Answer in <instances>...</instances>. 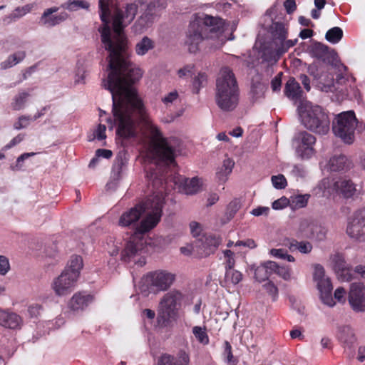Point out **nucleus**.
Masks as SVG:
<instances>
[{"mask_svg":"<svg viewBox=\"0 0 365 365\" xmlns=\"http://www.w3.org/2000/svg\"><path fill=\"white\" fill-rule=\"evenodd\" d=\"M284 6L288 14H292L297 9L295 0H286Z\"/></svg>","mask_w":365,"mask_h":365,"instance_id":"nucleus-62","label":"nucleus"},{"mask_svg":"<svg viewBox=\"0 0 365 365\" xmlns=\"http://www.w3.org/2000/svg\"><path fill=\"white\" fill-rule=\"evenodd\" d=\"M297 143L296 154L302 160L310 159L316 153L314 145L317 139L314 135L307 131L299 132L295 136Z\"/></svg>","mask_w":365,"mask_h":365,"instance_id":"nucleus-8","label":"nucleus"},{"mask_svg":"<svg viewBox=\"0 0 365 365\" xmlns=\"http://www.w3.org/2000/svg\"><path fill=\"white\" fill-rule=\"evenodd\" d=\"M242 279V274L235 269H227L225 272V280L233 284H237Z\"/></svg>","mask_w":365,"mask_h":365,"instance_id":"nucleus-38","label":"nucleus"},{"mask_svg":"<svg viewBox=\"0 0 365 365\" xmlns=\"http://www.w3.org/2000/svg\"><path fill=\"white\" fill-rule=\"evenodd\" d=\"M284 245L287 247L291 252L299 250L301 253L308 254L312 250V245L309 242H298L295 239H285Z\"/></svg>","mask_w":365,"mask_h":365,"instance_id":"nucleus-25","label":"nucleus"},{"mask_svg":"<svg viewBox=\"0 0 365 365\" xmlns=\"http://www.w3.org/2000/svg\"><path fill=\"white\" fill-rule=\"evenodd\" d=\"M194 66L186 65L183 68H180L178 71V75L180 78H185L191 76L193 73Z\"/></svg>","mask_w":365,"mask_h":365,"instance_id":"nucleus-56","label":"nucleus"},{"mask_svg":"<svg viewBox=\"0 0 365 365\" xmlns=\"http://www.w3.org/2000/svg\"><path fill=\"white\" fill-rule=\"evenodd\" d=\"M83 259L81 256L73 255L71 257L68 265L63 272H66L69 274H76V278L78 279L80 275V271L83 267Z\"/></svg>","mask_w":365,"mask_h":365,"instance_id":"nucleus-29","label":"nucleus"},{"mask_svg":"<svg viewBox=\"0 0 365 365\" xmlns=\"http://www.w3.org/2000/svg\"><path fill=\"white\" fill-rule=\"evenodd\" d=\"M311 52L312 55L318 59H321L323 61L328 60L329 57H333L334 52L330 51L327 46H325L321 43H315L311 47Z\"/></svg>","mask_w":365,"mask_h":365,"instance_id":"nucleus-27","label":"nucleus"},{"mask_svg":"<svg viewBox=\"0 0 365 365\" xmlns=\"http://www.w3.org/2000/svg\"><path fill=\"white\" fill-rule=\"evenodd\" d=\"M143 244L141 241L130 240L121 252V259L125 262H133L139 267L146 264L145 258L141 256Z\"/></svg>","mask_w":365,"mask_h":365,"instance_id":"nucleus-9","label":"nucleus"},{"mask_svg":"<svg viewBox=\"0 0 365 365\" xmlns=\"http://www.w3.org/2000/svg\"><path fill=\"white\" fill-rule=\"evenodd\" d=\"M21 317L8 309H0V325L11 329H19L22 324Z\"/></svg>","mask_w":365,"mask_h":365,"instance_id":"nucleus-21","label":"nucleus"},{"mask_svg":"<svg viewBox=\"0 0 365 365\" xmlns=\"http://www.w3.org/2000/svg\"><path fill=\"white\" fill-rule=\"evenodd\" d=\"M182 299L181 292L177 290L170 291L163 296L157 317V322L160 327H168L172 319L178 317Z\"/></svg>","mask_w":365,"mask_h":365,"instance_id":"nucleus-5","label":"nucleus"},{"mask_svg":"<svg viewBox=\"0 0 365 365\" xmlns=\"http://www.w3.org/2000/svg\"><path fill=\"white\" fill-rule=\"evenodd\" d=\"M263 288L271 297H272L274 301L277 299L278 297V288L272 281H269L264 284L263 285Z\"/></svg>","mask_w":365,"mask_h":365,"instance_id":"nucleus-46","label":"nucleus"},{"mask_svg":"<svg viewBox=\"0 0 365 365\" xmlns=\"http://www.w3.org/2000/svg\"><path fill=\"white\" fill-rule=\"evenodd\" d=\"M225 258V269H233L235 264V260L234 258L235 254L230 250H226L223 252Z\"/></svg>","mask_w":365,"mask_h":365,"instance_id":"nucleus-44","label":"nucleus"},{"mask_svg":"<svg viewBox=\"0 0 365 365\" xmlns=\"http://www.w3.org/2000/svg\"><path fill=\"white\" fill-rule=\"evenodd\" d=\"M269 276L267 274V271L264 264L259 266L255 270V278L258 282H262L267 279Z\"/></svg>","mask_w":365,"mask_h":365,"instance_id":"nucleus-45","label":"nucleus"},{"mask_svg":"<svg viewBox=\"0 0 365 365\" xmlns=\"http://www.w3.org/2000/svg\"><path fill=\"white\" fill-rule=\"evenodd\" d=\"M324 278L326 277L324 267L320 264H317L314 267V280L316 282H318V281H320Z\"/></svg>","mask_w":365,"mask_h":365,"instance_id":"nucleus-54","label":"nucleus"},{"mask_svg":"<svg viewBox=\"0 0 365 365\" xmlns=\"http://www.w3.org/2000/svg\"><path fill=\"white\" fill-rule=\"evenodd\" d=\"M138 81H103L113 99V116L106 121L110 129L116 127V135L128 140L138 135V122L133 118L136 114L143 121L145 132L150 139L153 155L158 160L146 165L145 171L148 182V196L144 201L145 212L150 213L135 228V233L145 234L153 229L160 222L165 203V184L169 166L175 165V150L169 140L163 136L159 128L147 118L142 100L133 85Z\"/></svg>","mask_w":365,"mask_h":365,"instance_id":"nucleus-1","label":"nucleus"},{"mask_svg":"<svg viewBox=\"0 0 365 365\" xmlns=\"http://www.w3.org/2000/svg\"><path fill=\"white\" fill-rule=\"evenodd\" d=\"M112 156L113 152L110 150L99 148L96 151V157L97 158L101 157L106 159H110Z\"/></svg>","mask_w":365,"mask_h":365,"instance_id":"nucleus-61","label":"nucleus"},{"mask_svg":"<svg viewBox=\"0 0 365 365\" xmlns=\"http://www.w3.org/2000/svg\"><path fill=\"white\" fill-rule=\"evenodd\" d=\"M221 240L215 235H208L205 237L204 247L209 250V252H213L220 245Z\"/></svg>","mask_w":365,"mask_h":365,"instance_id":"nucleus-39","label":"nucleus"},{"mask_svg":"<svg viewBox=\"0 0 365 365\" xmlns=\"http://www.w3.org/2000/svg\"><path fill=\"white\" fill-rule=\"evenodd\" d=\"M36 6V4H28L26 5H24V6H18L16 7L12 14L7 18L11 19H19L26 14L31 12V11L33 9V8Z\"/></svg>","mask_w":365,"mask_h":365,"instance_id":"nucleus-36","label":"nucleus"},{"mask_svg":"<svg viewBox=\"0 0 365 365\" xmlns=\"http://www.w3.org/2000/svg\"><path fill=\"white\" fill-rule=\"evenodd\" d=\"M300 234L298 237L316 239L322 240L325 237V231L321 226H318L314 223H309L304 220L300 222L299 230Z\"/></svg>","mask_w":365,"mask_h":365,"instance_id":"nucleus-17","label":"nucleus"},{"mask_svg":"<svg viewBox=\"0 0 365 365\" xmlns=\"http://www.w3.org/2000/svg\"><path fill=\"white\" fill-rule=\"evenodd\" d=\"M343 37V31L340 27L336 26L329 29L325 35L327 41L331 43H337Z\"/></svg>","mask_w":365,"mask_h":365,"instance_id":"nucleus-34","label":"nucleus"},{"mask_svg":"<svg viewBox=\"0 0 365 365\" xmlns=\"http://www.w3.org/2000/svg\"><path fill=\"white\" fill-rule=\"evenodd\" d=\"M289 203L286 197H282L272 202V207L274 210H281L286 207Z\"/></svg>","mask_w":365,"mask_h":365,"instance_id":"nucleus-53","label":"nucleus"},{"mask_svg":"<svg viewBox=\"0 0 365 365\" xmlns=\"http://www.w3.org/2000/svg\"><path fill=\"white\" fill-rule=\"evenodd\" d=\"M10 269L9 259L3 255H0V274L5 275Z\"/></svg>","mask_w":365,"mask_h":365,"instance_id":"nucleus-51","label":"nucleus"},{"mask_svg":"<svg viewBox=\"0 0 365 365\" xmlns=\"http://www.w3.org/2000/svg\"><path fill=\"white\" fill-rule=\"evenodd\" d=\"M309 197V194L298 195L292 199V204L297 208L304 207L307 206Z\"/></svg>","mask_w":365,"mask_h":365,"instance_id":"nucleus-41","label":"nucleus"},{"mask_svg":"<svg viewBox=\"0 0 365 365\" xmlns=\"http://www.w3.org/2000/svg\"><path fill=\"white\" fill-rule=\"evenodd\" d=\"M284 92L285 96L289 99L297 101L302 96V90L295 78L291 77L285 84Z\"/></svg>","mask_w":365,"mask_h":365,"instance_id":"nucleus-24","label":"nucleus"},{"mask_svg":"<svg viewBox=\"0 0 365 365\" xmlns=\"http://www.w3.org/2000/svg\"><path fill=\"white\" fill-rule=\"evenodd\" d=\"M357 119L353 110L341 113L333 122L332 130L344 143L351 144L354 140Z\"/></svg>","mask_w":365,"mask_h":365,"instance_id":"nucleus-6","label":"nucleus"},{"mask_svg":"<svg viewBox=\"0 0 365 365\" xmlns=\"http://www.w3.org/2000/svg\"><path fill=\"white\" fill-rule=\"evenodd\" d=\"M345 294L346 291L343 287H338L334 292V298L339 302H345Z\"/></svg>","mask_w":365,"mask_h":365,"instance_id":"nucleus-64","label":"nucleus"},{"mask_svg":"<svg viewBox=\"0 0 365 365\" xmlns=\"http://www.w3.org/2000/svg\"><path fill=\"white\" fill-rule=\"evenodd\" d=\"M332 190L337 195L345 198L351 197L356 191L355 185L351 180L339 178L332 185Z\"/></svg>","mask_w":365,"mask_h":365,"instance_id":"nucleus-22","label":"nucleus"},{"mask_svg":"<svg viewBox=\"0 0 365 365\" xmlns=\"http://www.w3.org/2000/svg\"><path fill=\"white\" fill-rule=\"evenodd\" d=\"M25 57V51H18L14 54H11L7 58L6 61L1 63V68L4 70L11 68L23 61Z\"/></svg>","mask_w":365,"mask_h":365,"instance_id":"nucleus-32","label":"nucleus"},{"mask_svg":"<svg viewBox=\"0 0 365 365\" xmlns=\"http://www.w3.org/2000/svg\"><path fill=\"white\" fill-rule=\"evenodd\" d=\"M93 297L83 292H77L73 294L68 302V307L73 311L84 309L91 302Z\"/></svg>","mask_w":365,"mask_h":365,"instance_id":"nucleus-23","label":"nucleus"},{"mask_svg":"<svg viewBox=\"0 0 365 365\" xmlns=\"http://www.w3.org/2000/svg\"><path fill=\"white\" fill-rule=\"evenodd\" d=\"M31 120L30 116L21 115L19 118L18 120L14 123V128L16 130H20L26 128Z\"/></svg>","mask_w":365,"mask_h":365,"instance_id":"nucleus-47","label":"nucleus"},{"mask_svg":"<svg viewBox=\"0 0 365 365\" xmlns=\"http://www.w3.org/2000/svg\"><path fill=\"white\" fill-rule=\"evenodd\" d=\"M222 19L205 15L202 19H197L190 22L187 34L186 44L190 53H196L199 44L205 38L217 36L223 32Z\"/></svg>","mask_w":365,"mask_h":365,"instance_id":"nucleus-2","label":"nucleus"},{"mask_svg":"<svg viewBox=\"0 0 365 365\" xmlns=\"http://www.w3.org/2000/svg\"><path fill=\"white\" fill-rule=\"evenodd\" d=\"M235 163L232 160L227 158L223 161V165L216 173L217 178L220 182H225L227 176L232 173Z\"/></svg>","mask_w":365,"mask_h":365,"instance_id":"nucleus-31","label":"nucleus"},{"mask_svg":"<svg viewBox=\"0 0 365 365\" xmlns=\"http://www.w3.org/2000/svg\"><path fill=\"white\" fill-rule=\"evenodd\" d=\"M207 81V76L204 73H199L192 82L193 93H198L200 88Z\"/></svg>","mask_w":365,"mask_h":365,"instance_id":"nucleus-40","label":"nucleus"},{"mask_svg":"<svg viewBox=\"0 0 365 365\" xmlns=\"http://www.w3.org/2000/svg\"><path fill=\"white\" fill-rule=\"evenodd\" d=\"M29 93L24 91L19 92L13 98L11 102V108L14 110H19L24 108Z\"/></svg>","mask_w":365,"mask_h":365,"instance_id":"nucleus-33","label":"nucleus"},{"mask_svg":"<svg viewBox=\"0 0 365 365\" xmlns=\"http://www.w3.org/2000/svg\"><path fill=\"white\" fill-rule=\"evenodd\" d=\"M308 72L311 76L319 82H333L334 78L331 74L327 75L324 78L322 73H319V68L316 66L311 65L308 68Z\"/></svg>","mask_w":365,"mask_h":365,"instance_id":"nucleus-37","label":"nucleus"},{"mask_svg":"<svg viewBox=\"0 0 365 365\" xmlns=\"http://www.w3.org/2000/svg\"><path fill=\"white\" fill-rule=\"evenodd\" d=\"M179 97L178 93L177 91H173L170 92L163 98H162V102L168 106L170 103H173L175 101H176Z\"/></svg>","mask_w":365,"mask_h":365,"instance_id":"nucleus-55","label":"nucleus"},{"mask_svg":"<svg viewBox=\"0 0 365 365\" xmlns=\"http://www.w3.org/2000/svg\"><path fill=\"white\" fill-rule=\"evenodd\" d=\"M106 125L103 124H99L94 133L95 137L100 140H104L106 138Z\"/></svg>","mask_w":365,"mask_h":365,"instance_id":"nucleus-59","label":"nucleus"},{"mask_svg":"<svg viewBox=\"0 0 365 365\" xmlns=\"http://www.w3.org/2000/svg\"><path fill=\"white\" fill-rule=\"evenodd\" d=\"M192 334L195 336L197 341L203 345H207L210 342L209 336L206 332V327L203 328L195 326L192 328Z\"/></svg>","mask_w":365,"mask_h":365,"instance_id":"nucleus-35","label":"nucleus"},{"mask_svg":"<svg viewBox=\"0 0 365 365\" xmlns=\"http://www.w3.org/2000/svg\"><path fill=\"white\" fill-rule=\"evenodd\" d=\"M328 167L331 172L344 170L348 168V160L344 155H334L330 158Z\"/></svg>","mask_w":365,"mask_h":365,"instance_id":"nucleus-28","label":"nucleus"},{"mask_svg":"<svg viewBox=\"0 0 365 365\" xmlns=\"http://www.w3.org/2000/svg\"><path fill=\"white\" fill-rule=\"evenodd\" d=\"M240 207V203L237 200L231 201L229 203L226 210V215L227 216L228 220H231L232 218L234 217L235 215L237 213Z\"/></svg>","mask_w":365,"mask_h":365,"instance_id":"nucleus-42","label":"nucleus"},{"mask_svg":"<svg viewBox=\"0 0 365 365\" xmlns=\"http://www.w3.org/2000/svg\"><path fill=\"white\" fill-rule=\"evenodd\" d=\"M189 364L190 356L183 350H180L176 356L163 354L158 361V365H189Z\"/></svg>","mask_w":365,"mask_h":365,"instance_id":"nucleus-20","label":"nucleus"},{"mask_svg":"<svg viewBox=\"0 0 365 365\" xmlns=\"http://www.w3.org/2000/svg\"><path fill=\"white\" fill-rule=\"evenodd\" d=\"M321 299L325 304L329 307H333L335 304V302L332 297L331 291H325L324 292H321Z\"/></svg>","mask_w":365,"mask_h":365,"instance_id":"nucleus-50","label":"nucleus"},{"mask_svg":"<svg viewBox=\"0 0 365 365\" xmlns=\"http://www.w3.org/2000/svg\"><path fill=\"white\" fill-rule=\"evenodd\" d=\"M173 182L175 185H179V187L187 195H193L197 193L200 188V179L194 177L191 179L182 176H177L173 178Z\"/></svg>","mask_w":365,"mask_h":365,"instance_id":"nucleus-18","label":"nucleus"},{"mask_svg":"<svg viewBox=\"0 0 365 365\" xmlns=\"http://www.w3.org/2000/svg\"><path fill=\"white\" fill-rule=\"evenodd\" d=\"M273 186L277 189H284L287 185V180L283 175H278L272 177Z\"/></svg>","mask_w":365,"mask_h":365,"instance_id":"nucleus-43","label":"nucleus"},{"mask_svg":"<svg viewBox=\"0 0 365 365\" xmlns=\"http://www.w3.org/2000/svg\"><path fill=\"white\" fill-rule=\"evenodd\" d=\"M331 261L334 271L341 280L349 282L352 279L351 267L346 264L343 255L336 253L331 257Z\"/></svg>","mask_w":365,"mask_h":365,"instance_id":"nucleus-16","label":"nucleus"},{"mask_svg":"<svg viewBox=\"0 0 365 365\" xmlns=\"http://www.w3.org/2000/svg\"><path fill=\"white\" fill-rule=\"evenodd\" d=\"M77 279L76 274H69L66 272H63L54 279L52 287L56 295L64 296L72 291Z\"/></svg>","mask_w":365,"mask_h":365,"instance_id":"nucleus-10","label":"nucleus"},{"mask_svg":"<svg viewBox=\"0 0 365 365\" xmlns=\"http://www.w3.org/2000/svg\"><path fill=\"white\" fill-rule=\"evenodd\" d=\"M240 91L237 80L229 67H223L216 81L215 101L224 111H232L239 103Z\"/></svg>","mask_w":365,"mask_h":365,"instance_id":"nucleus-3","label":"nucleus"},{"mask_svg":"<svg viewBox=\"0 0 365 365\" xmlns=\"http://www.w3.org/2000/svg\"><path fill=\"white\" fill-rule=\"evenodd\" d=\"M270 32L274 46H280L289 41L287 39L288 36V26L282 22H273L270 26Z\"/></svg>","mask_w":365,"mask_h":365,"instance_id":"nucleus-19","label":"nucleus"},{"mask_svg":"<svg viewBox=\"0 0 365 365\" xmlns=\"http://www.w3.org/2000/svg\"><path fill=\"white\" fill-rule=\"evenodd\" d=\"M349 302L351 308L356 312L365 310V286L362 283L351 284Z\"/></svg>","mask_w":365,"mask_h":365,"instance_id":"nucleus-13","label":"nucleus"},{"mask_svg":"<svg viewBox=\"0 0 365 365\" xmlns=\"http://www.w3.org/2000/svg\"><path fill=\"white\" fill-rule=\"evenodd\" d=\"M57 10V8L53 7L44 11L41 16V21H43V24H47L49 26H53L56 24H58L59 23L62 22L66 19L67 14L66 13L61 14L58 16H53L51 17H49L53 13L56 12Z\"/></svg>","mask_w":365,"mask_h":365,"instance_id":"nucleus-26","label":"nucleus"},{"mask_svg":"<svg viewBox=\"0 0 365 365\" xmlns=\"http://www.w3.org/2000/svg\"><path fill=\"white\" fill-rule=\"evenodd\" d=\"M346 233L351 238L359 240L365 239V215L362 211L356 212L346 228Z\"/></svg>","mask_w":365,"mask_h":365,"instance_id":"nucleus-14","label":"nucleus"},{"mask_svg":"<svg viewBox=\"0 0 365 365\" xmlns=\"http://www.w3.org/2000/svg\"><path fill=\"white\" fill-rule=\"evenodd\" d=\"M317 284V288L319 290L320 293L324 292L325 291H332V284L331 282L330 279L328 277H326L320 281H318Z\"/></svg>","mask_w":365,"mask_h":365,"instance_id":"nucleus-48","label":"nucleus"},{"mask_svg":"<svg viewBox=\"0 0 365 365\" xmlns=\"http://www.w3.org/2000/svg\"><path fill=\"white\" fill-rule=\"evenodd\" d=\"M276 274L284 280H289L291 277V269L288 266H278Z\"/></svg>","mask_w":365,"mask_h":365,"instance_id":"nucleus-49","label":"nucleus"},{"mask_svg":"<svg viewBox=\"0 0 365 365\" xmlns=\"http://www.w3.org/2000/svg\"><path fill=\"white\" fill-rule=\"evenodd\" d=\"M155 47L154 41L144 36L138 43L135 45V53L138 56L145 55L150 50H152Z\"/></svg>","mask_w":365,"mask_h":365,"instance_id":"nucleus-30","label":"nucleus"},{"mask_svg":"<svg viewBox=\"0 0 365 365\" xmlns=\"http://www.w3.org/2000/svg\"><path fill=\"white\" fill-rule=\"evenodd\" d=\"M297 43V39L289 40L282 46H274V49L269 47H264L262 53V58L264 61L275 63L281 56L289 51L290 48L294 46Z\"/></svg>","mask_w":365,"mask_h":365,"instance_id":"nucleus-12","label":"nucleus"},{"mask_svg":"<svg viewBox=\"0 0 365 365\" xmlns=\"http://www.w3.org/2000/svg\"><path fill=\"white\" fill-rule=\"evenodd\" d=\"M42 309V307L38 304H34L29 307L28 308V313L30 316V317H37L41 310Z\"/></svg>","mask_w":365,"mask_h":365,"instance_id":"nucleus-57","label":"nucleus"},{"mask_svg":"<svg viewBox=\"0 0 365 365\" xmlns=\"http://www.w3.org/2000/svg\"><path fill=\"white\" fill-rule=\"evenodd\" d=\"M267 271L269 276L276 274L279 264L272 261H267L263 264Z\"/></svg>","mask_w":365,"mask_h":365,"instance_id":"nucleus-58","label":"nucleus"},{"mask_svg":"<svg viewBox=\"0 0 365 365\" xmlns=\"http://www.w3.org/2000/svg\"><path fill=\"white\" fill-rule=\"evenodd\" d=\"M25 135L20 133L17 135L16 137H14L9 143H7L4 147L2 148V150L6 151L11 148L14 147L15 145L20 143L24 139Z\"/></svg>","mask_w":365,"mask_h":365,"instance_id":"nucleus-52","label":"nucleus"},{"mask_svg":"<svg viewBox=\"0 0 365 365\" xmlns=\"http://www.w3.org/2000/svg\"><path fill=\"white\" fill-rule=\"evenodd\" d=\"M190 231L193 237H197L200 235L202 227L200 223L197 222H191L190 224Z\"/></svg>","mask_w":365,"mask_h":365,"instance_id":"nucleus-63","label":"nucleus"},{"mask_svg":"<svg viewBox=\"0 0 365 365\" xmlns=\"http://www.w3.org/2000/svg\"><path fill=\"white\" fill-rule=\"evenodd\" d=\"M225 354H227V361L229 364L235 362L233 360L234 356L232 351V346L227 341H225Z\"/></svg>","mask_w":365,"mask_h":365,"instance_id":"nucleus-60","label":"nucleus"},{"mask_svg":"<svg viewBox=\"0 0 365 365\" xmlns=\"http://www.w3.org/2000/svg\"><path fill=\"white\" fill-rule=\"evenodd\" d=\"M302 123L312 132L319 135L327 134L330 128L328 114L319 106L306 104L299 108Z\"/></svg>","mask_w":365,"mask_h":365,"instance_id":"nucleus-4","label":"nucleus"},{"mask_svg":"<svg viewBox=\"0 0 365 365\" xmlns=\"http://www.w3.org/2000/svg\"><path fill=\"white\" fill-rule=\"evenodd\" d=\"M175 280V274L167 270H155L147 273L144 277V284L153 291H165Z\"/></svg>","mask_w":365,"mask_h":365,"instance_id":"nucleus-7","label":"nucleus"},{"mask_svg":"<svg viewBox=\"0 0 365 365\" xmlns=\"http://www.w3.org/2000/svg\"><path fill=\"white\" fill-rule=\"evenodd\" d=\"M144 212V202H142L122 214L119 219V225L122 227L136 225Z\"/></svg>","mask_w":365,"mask_h":365,"instance_id":"nucleus-15","label":"nucleus"},{"mask_svg":"<svg viewBox=\"0 0 365 365\" xmlns=\"http://www.w3.org/2000/svg\"><path fill=\"white\" fill-rule=\"evenodd\" d=\"M336 336L340 344L344 347V352L349 357H353L356 338L352 329L349 326L339 327Z\"/></svg>","mask_w":365,"mask_h":365,"instance_id":"nucleus-11","label":"nucleus"}]
</instances>
